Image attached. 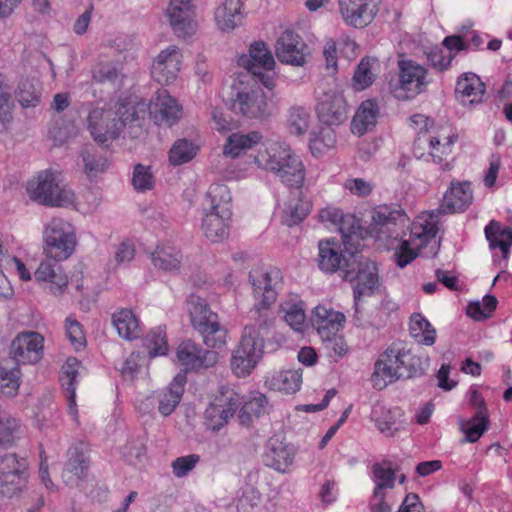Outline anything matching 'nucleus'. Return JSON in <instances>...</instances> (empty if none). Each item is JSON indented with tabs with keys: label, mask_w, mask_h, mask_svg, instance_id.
Listing matches in <instances>:
<instances>
[{
	"label": "nucleus",
	"mask_w": 512,
	"mask_h": 512,
	"mask_svg": "<svg viewBox=\"0 0 512 512\" xmlns=\"http://www.w3.org/2000/svg\"><path fill=\"white\" fill-rule=\"evenodd\" d=\"M249 279L257 303L251 311L252 324L244 327L239 344L232 352L230 366L237 377H246L256 368L264 353L265 340L274 329L275 317L268 309L282 284L278 269L253 270Z\"/></svg>",
	"instance_id": "obj_1"
},
{
	"label": "nucleus",
	"mask_w": 512,
	"mask_h": 512,
	"mask_svg": "<svg viewBox=\"0 0 512 512\" xmlns=\"http://www.w3.org/2000/svg\"><path fill=\"white\" fill-rule=\"evenodd\" d=\"M473 200L469 182H452L437 210L424 212L412 223L409 239H400L394 257L397 266L404 268L418 255V251L435 241L438 232V214H452L466 210Z\"/></svg>",
	"instance_id": "obj_2"
},
{
	"label": "nucleus",
	"mask_w": 512,
	"mask_h": 512,
	"mask_svg": "<svg viewBox=\"0 0 512 512\" xmlns=\"http://www.w3.org/2000/svg\"><path fill=\"white\" fill-rule=\"evenodd\" d=\"M259 168L269 171L283 184L300 188L304 182L306 171L304 163L290 146L272 143L260 150L255 157Z\"/></svg>",
	"instance_id": "obj_3"
},
{
	"label": "nucleus",
	"mask_w": 512,
	"mask_h": 512,
	"mask_svg": "<svg viewBox=\"0 0 512 512\" xmlns=\"http://www.w3.org/2000/svg\"><path fill=\"white\" fill-rule=\"evenodd\" d=\"M140 118L137 108L120 102L116 110L94 107L87 115V129L95 142L105 145L117 139L123 128Z\"/></svg>",
	"instance_id": "obj_4"
},
{
	"label": "nucleus",
	"mask_w": 512,
	"mask_h": 512,
	"mask_svg": "<svg viewBox=\"0 0 512 512\" xmlns=\"http://www.w3.org/2000/svg\"><path fill=\"white\" fill-rule=\"evenodd\" d=\"M352 225L346 229L341 225L339 231L342 243L335 239H325L318 243V266L325 273L340 272L343 277L346 262H352L351 254H356L361 245V237Z\"/></svg>",
	"instance_id": "obj_5"
},
{
	"label": "nucleus",
	"mask_w": 512,
	"mask_h": 512,
	"mask_svg": "<svg viewBox=\"0 0 512 512\" xmlns=\"http://www.w3.org/2000/svg\"><path fill=\"white\" fill-rule=\"evenodd\" d=\"M26 189L31 200L46 206H68L75 200V194L65 183L62 173L55 169L40 171L28 181Z\"/></svg>",
	"instance_id": "obj_6"
},
{
	"label": "nucleus",
	"mask_w": 512,
	"mask_h": 512,
	"mask_svg": "<svg viewBox=\"0 0 512 512\" xmlns=\"http://www.w3.org/2000/svg\"><path fill=\"white\" fill-rule=\"evenodd\" d=\"M352 262H346L343 279L352 283L355 313H358L359 301L364 296H371L380 288L378 268L374 261L356 254H351Z\"/></svg>",
	"instance_id": "obj_7"
},
{
	"label": "nucleus",
	"mask_w": 512,
	"mask_h": 512,
	"mask_svg": "<svg viewBox=\"0 0 512 512\" xmlns=\"http://www.w3.org/2000/svg\"><path fill=\"white\" fill-rule=\"evenodd\" d=\"M238 65L247 71L246 75L239 78L251 80L254 84L261 83L268 89L274 87V79L270 72L275 66V60L265 42L251 43L248 53L238 57Z\"/></svg>",
	"instance_id": "obj_8"
},
{
	"label": "nucleus",
	"mask_w": 512,
	"mask_h": 512,
	"mask_svg": "<svg viewBox=\"0 0 512 512\" xmlns=\"http://www.w3.org/2000/svg\"><path fill=\"white\" fill-rule=\"evenodd\" d=\"M251 80L238 78L229 99V108L236 114L248 118H260L268 114L267 97L260 87L250 84Z\"/></svg>",
	"instance_id": "obj_9"
},
{
	"label": "nucleus",
	"mask_w": 512,
	"mask_h": 512,
	"mask_svg": "<svg viewBox=\"0 0 512 512\" xmlns=\"http://www.w3.org/2000/svg\"><path fill=\"white\" fill-rule=\"evenodd\" d=\"M43 240L47 258L54 261L68 259L77 244L74 227L62 218H53L45 226Z\"/></svg>",
	"instance_id": "obj_10"
},
{
	"label": "nucleus",
	"mask_w": 512,
	"mask_h": 512,
	"mask_svg": "<svg viewBox=\"0 0 512 512\" xmlns=\"http://www.w3.org/2000/svg\"><path fill=\"white\" fill-rule=\"evenodd\" d=\"M29 479V463L25 457L7 452L0 456V492L9 498L19 496Z\"/></svg>",
	"instance_id": "obj_11"
},
{
	"label": "nucleus",
	"mask_w": 512,
	"mask_h": 512,
	"mask_svg": "<svg viewBox=\"0 0 512 512\" xmlns=\"http://www.w3.org/2000/svg\"><path fill=\"white\" fill-rule=\"evenodd\" d=\"M398 70V85L394 95L399 100L414 98L423 93L430 83L427 69L413 60H400Z\"/></svg>",
	"instance_id": "obj_12"
},
{
	"label": "nucleus",
	"mask_w": 512,
	"mask_h": 512,
	"mask_svg": "<svg viewBox=\"0 0 512 512\" xmlns=\"http://www.w3.org/2000/svg\"><path fill=\"white\" fill-rule=\"evenodd\" d=\"M240 395L228 386H221L218 394L205 411L206 426L218 432L234 416L240 404Z\"/></svg>",
	"instance_id": "obj_13"
},
{
	"label": "nucleus",
	"mask_w": 512,
	"mask_h": 512,
	"mask_svg": "<svg viewBox=\"0 0 512 512\" xmlns=\"http://www.w3.org/2000/svg\"><path fill=\"white\" fill-rule=\"evenodd\" d=\"M164 15L172 32L178 38L190 37L197 31L194 0H170Z\"/></svg>",
	"instance_id": "obj_14"
},
{
	"label": "nucleus",
	"mask_w": 512,
	"mask_h": 512,
	"mask_svg": "<svg viewBox=\"0 0 512 512\" xmlns=\"http://www.w3.org/2000/svg\"><path fill=\"white\" fill-rule=\"evenodd\" d=\"M409 219L398 207L379 206L372 213V229L386 238L397 240L404 232Z\"/></svg>",
	"instance_id": "obj_15"
},
{
	"label": "nucleus",
	"mask_w": 512,
	"mask_h": 512,
	"mask_svg": "<svg viewBox=\"0 0 512 512\" xmlns=\"http://www.w3.org/2000/svg\"><path fill=\"white\" fill-rule=\"evenodd\" d=\"M182 51L176 45L161 50L154 58L151 75L159 84H170L176 80L182 65Z\"/></svg>",
	"instance_id": "obj_16"
},
{
	"label": "nucleus",
	"mask_w": 512,
	"mask_h": 512,
	"mask_svg": "<svg viewBox=\"0 0 512 512\" xmlns=\"http://www.w3.org/2000/svg\"><path fill=\"white\" fill-rule=\"evenodd\" d=\"M338 8L343 21L355 28L370 24L379 10L376 0H338Z\"/></svg>",
	"instance_id": "obj_17"
},
{
	"label": "nucleus",
	"mask_w": 512,
	"mask_h": 512,
	"mask_svg": "<svg viewBox=\"0 0 512 512\" xmlns=\"http://www.w3.org/2000/svg\"><path fill=\"white\" fill-rule=\"evenodd\" d=\"M454 142L455 139L451 136L440 139L428 132H420L414 142L413 153L418 159L431 158L434 162L440 163L451 153Z\"/></svg>",
	"instance_id": "obj_18"
},
{
	"label": "nucleus",
	"mask_w": 512,
	"mask_h": 512,
	"mask_svg": "<svg viewBox=\"0 0 512 512\" xmlns=\"http://www.w3.org/2000/svg\"><path fill=\"white\" fill-rule=\"evenodd\" d=\"M43 341L37 332L19 334L11 343L10 356L17 364L37 363L43 354Z\"/></svg>",
	"instance_id": "obj_19"
},
{
	"label": "nucleus",
	"mask_w": 512,
	"mask_h": 512,
	"mask_svg": "<svg viewBox=\"0 0 512 512\" xmlns=\"http://www.w3.org/2000/svg\"><path fill=\"white\" fill-rule=\"evenodd\" d=\"M319 120L327 126L339 125L347 119V105L343 95L336 90L324 91L316 106Z\"/></svg>",
	"instance_id": "obj_20"
},
{
	"label": "nucleus",
	"mask_w": 512,
	"mask_h": 512,
	"mask_svg": "<svg viewBox=\"0 0 512 512\" xmlns=\"http://www.w3.org/2000/svg\"><path fill=\"white\" fill-rule=\"evenodd\" d=\"M149 113L157 125L171 127L182 115V107L167 90H158L149 105Z\"/></svg>",
	"instance_id": "obj_21"
},
{
	"label": "nucleus",
	"mask_w": 512,
	"mask_h": 512,
	"mask_svg": "<svg viewBox=\"0 0 512 512\" xmlns=\"http://www.w3.org/2000/svg\"><path fill=\"white\" fill-rule=\"evenodd\" d=\"M307 55V45L293 31H284L277 40L276 56L280 62L293 66H303Z\"/></svg>",
	"instance_id": "obj_22"
},
{
	"label": "nucleus",
	"mask_w": 512,
	"mask_h": 512,
	"mask_svg": "<svg viewBox=\"0 0 512 512\" xmlns=\"http://www.w3.org/2000/svg\"><path fill=\"white\" fill-rule=\"evenodd\" d=\"M176 358L184 370L190 371L213 366L218 360V355L214 351L203 350L194 342L187 340L177 347Z\"/></svg>",
	"instance_id": "obj_23"
},
{
	"label": "nucleus",
	"mask_w": 512,
	"mask_h": 512,
	"mask_svg": "<svg viewBox=\"0 0 512 512\" xmlns=\"http://www.w3.org/2000/svg\"><path fill=\"white\" fill-rule=\"evenodd\" d=\"M52 259L43 260L34 272L37 282L45 283V289L49 293L59 296L62 295L68 286V277L59 264L60 261H51Z\"/></svg>",
	"instance_id": "obj_24"
},
{
	"label": "nucleus",
	"mask_w": 512,
	"mask_h": 512,
	"mask_svg": "<svg viewBox=\"0 0 512 512\" xmlns=\"http://www.w3.org/2000/svg\"><path fill=\"white\" fill-rule=\"evenodd\" d=\"M485 91V84L475 73H463L457 79L455 87L456 98L464 106L481 103Z\"/></svg>",
	"instance_id": "obj_25"
},
{
	"label": "nucleus",
	"mask_w": 512,
	"mask_h": 512,
	"mask_svg": "<svg viewBox=\"0 0 512 512\" xmlns=\"http://www.w3.org/2000/svg\"><path fill=\"white\" fill-rule=\"evenodd\" d=\"M371 418L379 431L389 437L403 430L406 425L403 411L400 408H387L377 404L372 409Z\"/></svg>",
	"instance_id": "obj_26"
},
{
	"label": "nucleus",
	"mask_w": 512,
	"mask_h": 512,
	"mask_svg": "<svg viewBox=\"0 0 512 512\" xmlns=\"http://www.w3.org/2000/svg\"><path fill=\"white\" fill-rule=\"evenodd\" d=\"M394 347L388 348L376 361L372 381L374 387L383 389L387 383L399 379V375L407 374L405 370H397V356L393 355Z\"/></svg>",
	"instance_id": "obj_27"
},
{
	"label": "nucleus",
	"mask_w": 512,
	"mask_h": 512,
	"mask_svg": "<svg viewBox=\"0 0 512 512\" xmlns=\"http://www.w3.org/2000/svg\"><path fill=\"white\" fill-rule=\"evenodd\" d=\"M243 19L241 0H224L214 12L215 24L222 32H232L242 24Z\"/></svg>",
	"instance_id": "obj_28"
},
{
	"label": "nucleus",
	"mask_w": 512,
	"mask_h": 512,
	"mask_svg": "<svg viewBox=\"0 0 512 512\" xmlns=\"http://www.w3.org/2000/svg\"><path fill=\"white\" fill-rule=\"evenodd\" d=\"M312 321L319 335L322 338H329L343 327L345 316L324 305H318L313 311Z\"/></svg>",
	"instance_id": "obj_29"
},
{
	"label": "nucleus",
	"mask_w": 512,
	"mask_h": 512,
	"mask_svg": "<svg viewBox=\"0 0 512 512\" xmlns=\"http://www.w3.org/2000/svg\"><path fill=\"white\" fill-rule=\"evenodd\" d=\"M231 194L225 184L214 183L209 186L203 200V211L210 213H223L232 215Z\"/></svg>",
	"instance_id": "obj_30"
},
{
	"label": "nucleus",
	"mask_w": 512,
	"mask_h": 512,
	"mask_svg": "<svg viewBox=\"0 0 512 512\" xmlns=\"http://www.w3.org/2000/svg\"><path fill=\"white\" fill-rule=\"evenodd\" d=\"M79 362L76 358H68L63 366V373L61 376V384L65 390L66 399L68 403V411L74 421L78 419V411L76 408V385L78 376Z\"/></svg>",
	"instance_id": "obj_31"
},
{
	"label": "nucleus",
	"mask_w": 512,
	"mask_h": 512,
	"mask_svg": "<svg viewBox=\"0 0 512 512\" xmlns=\"http://www.w3.org/2000/svg\"><path fill=\"white\" fill-rule=\"evenodd\" d=\"M182 260L181 250L169 243L158 245L151 253V261L154 267L167 272L178 271Z\"/></svg>",
	"instance_id": "obj_32"
},
{
	"label": "nucleus",
	"mask_w": 512,
	"mask_h": 512,
	"mask_svg": "<svg viewBox=\"0 0 512 512\" xmlns=\"http://www.w3.org/2000/svg\"><path fill=\"white\" fill-rule=\"evenodd\" d=\"M186 376L177 374L169 386L158 394V410L163 416L170 415L179 404L184 393Z\"/></svg>",
	"instance_id": "obj_33"
},
{
	"label": "nucleus",
	"mask_w": 512,
	"mask_h": 512,
	"mask_svg": "<svg viewBox=\"0 0 512 512\" xmlns=\"http://www.w3.org/2000/svg\"><path fill=\"white\" fill-rule=\"evenodd\" d=\"M271 409L267 397L260 392H252L241 407L238 418L243 426H250L255 419L268 414Z\"/></svg>",
	"instance_id": "obj_34"
},
{
	"label": "nucleus",
	"mask_w": 512,
	"mask_h": 512,
	"mask_svg": "<svg viewBox=\"0 0 512 512\" xmlns=\"http://www.w3.org/2000/svg\"><path fill=\"white\" fill-rule=\"evenodd\" d=\"M68 460L65 464L62 477L69 485H78L88 469V462L85 454L78 448L72 447L67 452Z\"/></svg>",
	"instance_id": "obj_35"
},
{
	"label": "nucleus",
	"mask_w": 512,
	"mask_h": 512,
	"mask_svg": "<svg viewBox=\"0 0 512 512\" xmlns=\"http://www.w3.org/2000/svg\"><path fill=\"white\" fill-rule=\"evenodd\" d=\"M294 449L278 440H270L265 452V461L268 466L277 470L285 471L294 459Z\"/></svg>",
	"instance_id": "obj_36"
},
{
	"label": "nucleus",
	"mask_w": 512,
	"mask_h": 512,
	"mask_svg": "<svg viewBox=\"0 0 512 512\" xmlns=\"http://www.w3.org/2000/svg\"><path fill=\"white\" fill-rule=\"evenodd\" d=\"M188 306L192 326L197 332H205L206 327L211 326V322L218 321V315L208 308L207 303L201 297L191 295Z\"/></svg>",
	"instance_id": "obj_37"
},
{
	"label": "nucleus",
	"mask_w": 512,
	"mask_h": 512,
	"mask_svg": "<svg viewBox=\"0 0 512 512\" xmlns=\"http://www.w3.org/2000/svg\"><path fill=\"white\" fill-rule=\"evenodd\" d=\"M232 215L204 212L202 230L212 242L224 240L229 235V221Z\"/></svg>",
	"instance_id": "obj_38"
},
{
	"label": "nucleus",
	"mask_w": 512,
	"mask_h": 512,
	"mask_svg": "<svg viewBox=\"0 0 512 512\" xmlns=\"http://www.w3.org/2000/svg\"><path fill=\"white\" fill-rule=\"evenodd\" d=\"M266 384L272 390L293 394L301 387L302 370L289 369L275 372L267 378Z\"/></svg>",
	"instance_id": "obj_39"
},
{
	"label": "nucleus",
	"mask_w": 512,
	"mask_h": 512,
	"mask_svg": "<svg viewBox=\"0 0 512 512\" xmlns=\"http://www.w3.org/2000/svg\"><path fill=\"white\" fill-rule=\"evenodd\" d=\"M378 113L379 109L375 101L366 100L362 102L351 123L353 134L361 136L373 128L376 124Z\"/></svg>",
	"instance_id": "obj_40"
},
{
	"label": "nucleus",
	"mask_w": 512,
	"mask_h": 512,
	"mask_svg": "<svg viewBox=\"0 0 512 512\" xmlns=\"http://www.w3.org/2000/svg\"><path fill=\"white\" fill-rule=\"evenodd\" d=\"M261 139L262 135L256 131L247 134L233 133L227 138L223 153L232 158L238 157L242 152L257 145Z\"/></svg>",
	"instance_id": "obj_41"
},
{
	"label": "nucleus",
	"mask_w": 512,
	"mask_h": 512,
	"mask_svg": "<svg viewBox=\"0 0 512 512\" xmlns=\"http://www.w3.org/2000/svg\"><path fill=\"white\" fill-rule=\"evenodd\" d=\"M112 321L119 336L123 339L132 340L140 336L139 320L131 310L123 309L113 314Z\"/></svg>",
	"instance_id": "obj_42"
},
{
	"label": "nucleus",
	"mask_w": 512,
	"mask_h": 512,
	"mask_svg": "<svg viewBox=\"0 0 512 512\" xmlns=\"http://www.w3.org/2000/svg\"><path fill=\"white\" fill-rule=\"evenodd\" d=\"M485 236L490 248H499L504 259H507L512 246V229H501L498 223L492 221L485 227Z\"/></svg>",
	"instance_id": "obj_43"
},
{
	"label": "nucleus",
	"mask_w": 512,
	"mask_h": 512,
	"mask_svg": "<svg viewBox=\"0 0 512 512\" xmlns=\"http://www.w3.org/2000/svg\"><path fill=\"white\" fill-rule=\"evenodd\" d=\"M285 322L295 331H302L305 325L306 315L303 308V302L297 295H293L289 300L280 305Z\"/></svg>",
	"instance_id": "obj_44"
},
{
	"label": "nucleus",
	"mask_w": 512,
	"mask_h": 512,
	"mask_svg": "<svg viewBox=\"0 0 512 512\" xmlns=\"http://www.w3.org/2000/svg\"><path fill=\"white\" fill-rule=\"evenodd\" d=\"M311 204L299 196L291 197L285 204L282 213V222L287 226L300 223L310 212Z\"/></svg>",
	"instance_id": "obj_45"
},
{
	"label": "nucleus",
	"mask_w": 512,
	"mask_h": 512,
	"mask_svg": "<svg viewBox=\"0 0 512 512\" xmlns=\"http://www.w3.org/2000/svg\"><path fill=\"white\" fill-rule=\"evenodd\" d=\"M20 370L7 361L0 362V394L6 397L17 395L20 387Z\"/></svg>",
	"instance_id": "obj_46"
},
{
	"label": "nucleus",
	"mask_w": 512,
	"mask_h": 512,
	"mask_svg": "<svg viewBox=\"0 0 512 512\" xmlns=\"http://www.w3.org/2000/svg\"><path fill=\"white\" fill-rule=\"evenodd\" d=\"M410 335L418 342L427 346L435 343L436 330L421 314H413L409 325Z\"/></svg>",
	"instance_id": "obj_47"
},
{
	"label": "nucleus",
	"mask_w": 512,
	"mask_h": 512,
	"mask_svg": "<svg viewBox=\"0 0 512 512\" xmlns=\"http://www.w3.org/2000/svg\"><path fill=\"white\" fill-rule=\"evenodd\" d=\"M489 418L483 412H476L475 415L466 421H461L460 430L465 434L464 442L474 443L488 430Z\"/></svg>",
	"instance_id": "obj_48"
},
{
	"label": "nucleus",
	"mask_w": 512,
	"mask_h": 512,
	"mask_svg": "<svg viewBox=\"0 0 512 512\" xmlns=\"http://www.w3.org/2000/svg\"><path fill=\"white\" fill-rule=\"evenodd\" d=\"M372 473V479L375 483L373 491L374 497L385 494V488L392 489L394 487L396 476L390 465L385 463H376L372 467Z\"/></svg>",
	"instance_id": "obj_49"
},
{
	"label": "nucleus",
	"mask_w": 512,
	"mask_h": 512,
	"mask_svg": "<svg viewBox=\"0 0 512 512\" xmlns=\"http://www.w3.org/2000/svg\"><path fill=\"white\" fill-rule=\"evenodd\" d=\"M84 171L89 178L103 173L108 166L107 159L98 153L93 146H87L81 153Z\"/></svg>",
	"instance_id": "obj_50"
},
{
	"label": "nucleus",
	"mask_w": 512,
	"mask_h": 512,
	"mask_svg": "<svg viewBox=\"0 0 512 512\" xmlns=\"http://www.w3.org/2000/svg\"><path fill=\"white\" fill-rule=\"evenodd\" d=\"M394 356H397V370H405L407 374L399 375L400 378H411L422 373V363L419 357L409 350L394 347Z\"/></svg>",
	"instance_id": "obj_51"
},
{
	"label": "nucleus",
	"mask_w": 512,
	"mask_h": 512,
	"mask_svg": "<svg viewBox=\"0 0 512 512\" xmlns=\"http://www.w3.org/2000/svg\"><path fill=\"white\" fill-rule=\"evenodd\" d=\"M198 146L187 139L177 140L169 151V162L176 166L191 161L197 154Z\"/></svg>",
	"instance_id": "obj_52"
},
{
	"label": "nucleus",
	"mask_w": 512,
	"mask_h": 512,
	"mask_svg": "<svg viewBox=\"0 0 512 512\" xmlns=\"http://www.w3.org/2000/svg\"><path fill=\"white\" fill-rule=\"evenodd\" d=\"M376 65L377 61L374 58L366 57L360 61L353 76V86L356 90H364L374 82Z\"/></svg>",
	"instance_id": "obj_53"
},
{
	"label": "nucleus",
	"mask_w": 512,
	"mask_h": 512,
	"mask_svg": "<svg viewBox=\"0 0 512 512\" xmlns=\"http://www.w3.org/2000/svg\"><path fill=\"white\" fill-rule=\"evenodd\" d=\"M144 346L151 358L166 355L169 347L165 328L158 326L152 329L145 337Z\"/></svg>",
	"instance_id": "obj_54"
},
{
	"label": "nucleus",
	"mask_w": 512,
	"mask_h": 512,
	"mask_svg": "<svg viewBox=\"0 0 512 512\" xmlns=\"http://www.w3.org/2000/svg\"><path fill=\"white\" fill-rule=\"evenodd\" d=\"M21 434L19 420L6 411H0V444L10 445Z\"/></svg>",
	"instance_id": "obj_55"
},
{
	"label": "nucleus",
	"mask_w": 512,
	"mask_h": 512,
	"mask_svg": "<svg viewBox=\"0 0 512 512\" xmlns=\"http://www.w3.org/2000/svg\"><path fill=\"white\" fill-rule=\"evenodd\" d=\"M155 177L149 166L137 164L133 168L132 185L137 192L153 189Z\"/></svg>",
	"instance_id": "obj_56"
},
{
	"label": "nucleus",
	"mask_w": 512,
	"mask_h": 512,
	"mask_svg": "<svg viewBox=\"0 0 512 512\" xmlns=\"http://www.w3.org/2000/svg\"><path fill=\"white\" fill-rule=\"evenodd\" d=\"M12 120V102L9 88L4 82V77L0 74V132L8 129Z\"/></svg>",
	"instance_id": "obj_57"
},
{
	"label": "nucleus",
	"mask_w": 512,
	"mask_h": 512,
	"mask_svg": "<svg viewBox=\"0 0 512 512\" xmlns=\"http://www.w3.org/2000/svg\"><path fill=\"white\" fill-rule=\"evenodd\" d=\"M206 346L211 348H221L226 344L227 330L220 325L219 321L211 322L204 331H199Z\"/></svg>",
	"instance_id": "obj_58"
},
{
	"label": "nucleus",
	"mask_w": 512,
	"mask_h": 512,
	"mask_svg": "<svg viewBox=\"0 0 512 512\" xmlns=\"http://www.w3.org/2000/svg\"><path fill=\"white\" fill-rule=\"evenodd\" d=\"M310 123V114L303 107H292L289 111L288 125L290 132L295 135L304 134Z\"/></svg>",
	"instance_id": "obj_59"
},
{
	"label": "nucleus",
	"mask_w": 512,
	"mask_h": 512,
	"mask_svg": "<svg viewBox=\"0 0 512 512\" xmlns=\"http://www.w3.org/2000/svg\"><path fill=\"white\" fill-rule=\"evenodd\" d=\"M125 461L131 465L142 463L146 457V447L142 439L136 438L128 441L122 449Z\"/></svg>",
	"instance_id": "obj_60"
},
{
	"label": "nucleus",
	"mask_w": 512,
	"mask_h": 512,
	"mask_svg": "<svg viewBox=\"0 0 512 512\" xmlns=\"http://www.w3.org/2000/svg\"><path fill=\"white\" fill-rule=\"evenodd\" d=\"M335 133L329 126L322 128L319 134L310 139V149L313 154L322 153L325 148L329 149L335 145Z\"/></svg>",
	"instance_id": "obj_61"
},
{
	"label": "nucleus",
	"mask_w": 512,
	"mask_h": 512,
	"mask_svg": "<svg viewBox=\"0 0 512 512\" xmlns=\"http://www.w3.org/2000/svg\"><path fill=\"white\" fill-rule=\"evenodd\" d=\"M199 460L200 456L197 454L178 457L171 464L172 472L178 478L185 477L196 467Z\"/></svg>",
	"instance_id": "obj_62"
},
{
	"label": "nucleus",
	"mask_w": 512,
	"mask_h": 512,
	"mask_svg": "<svg viewBox=\"0 0 512 512\" xmlns=\"http://www.w3.org/2000/svg\"><path fill=\"white\" fill-rule=\"evenodd\" d=\"M120 76V70L113 63H100L93 70V78L100 83H115Z\"/></svg>",
	"instance_id": "obj_63"
},
{
	"label": "nucleus",
	"mask_w": 512,
	"mask_h": 512,
	"mask_svg": "<svg viewBox=\"0 0 512 512\" xmlns=\"http://www.w3.org/2000/svg\"><path fill=\"white\" fill-rule=\"evenodd\" d=\"M17 97L23 107H32L39 102L40 93L34 85L28 81H24L18 87Z\"/></svg>",
	"instance_id": "obj_64"
}]
</instances>
